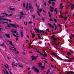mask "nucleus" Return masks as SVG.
Returning a JSON list of instances; mask_svg holds the SVG:
<instances>
[{
	"label": "nucleus",
	"instance_id": "4",
	"mask_svg": "<svg viewBox=\"0 0 74 74\" xmlns=\"http://www.w3.org/2000/svg\"><path fill=\"white\" fill-rule=\"evenodd\" d=\"M38 57V56H31V58H32V60H36L37 58Z\"/></svg>",
	"mask_w": 74,
	"mask_h": 74
},
{
	"label": "nucleus",
	"instance_id": "35",
	"mask_svg": "<svg viewBox=\"0 0 74 74\" xmlns=\"http://www.w3.org/2000/svg\"><path fill=\"white\" fill-rule=\"evenodd\" d=\"M38 44H41V43H42V41H41L38 42Z\"/></svg>",
	"mask_w": 74,
	"mask_h": 74
},
{
	"label": "nucleus",
	"instance_id": "16",
	"mask_svg": "<svg viewBox=\"0 0 74 74\" xmlns=\"http://www.w3.org/2000/svg\"><path fill=\"white\" fill-rule=\"evenodd\" d=\"M74 5L73 4V5L71 6V10H74Z\"/></svg>",
	"mask_w": 74,
	"mask_h": 74
},
{
	"label": "nucleus",
	"instance_id": "15",
	"mask_svg": "<svg viewBox=\"0 0 74 74\" xmlns=\"http://www.w3.org/2000/svg\"><path fill=\"white\" fill-rule=\"evenodd\" d=\"M39 67H40L42 66V64L40 62L38 63Z\"/></svg>",
	"mask_w": 74,
	"mask_h": 74
},
{
	"label": "nucleus",
	"instance_id": "55",
	"mask_svg": "<svg viewBox=\"0 0 74 74\" xmlns=\"http://www.w3.org/2000/svg\"><path fill=\"white\" fill-rule=\"evenodd\" d=\"M46 31H47L48 32H49V29H46Z\"/></svg>",
	"mask_w": 74,
	"mask_h": 74
},
{
	"label": "nucleus",
	"instance_id": "31",
	"mask_svg": "<svg viewBox=\"0 0 74 74\" xmlns=\"http://www.w3.org/2000/svg\"><path fill=\"white\" fill-rule=\"evenodd\" d=\"M20 14L22 15H24L25 14H23V12H20Z\"/></svg>",
	"mask_w": 74,
	"mask_h": 74
},
{
	"label": "nucleus",
	"instance_id": "54",
	"mask_svg": "<svg viewBox=\"0 0 74 74\" xmlns=\"http://www.w3.org/2000/svg\"><path fill=\"white\" fill-rule=\"evenodd\" d=\"M72 61L71 60H68V62H72Z\"/></svg>",
	"mask_w": 74,
	"mask_h": 74
},
{
	"label": "nucleus",
	"instance_id": "27",
	"mask_svg": "<svg viewBox=\"0 0 74 74\" xmlns=\"http://www.w3.org/2000/svg\"><path fill=\"white\" fill-rule=\"evenodd\" d=\"M67 54L68 55V56H70V55H71V54L69 52H67Z\"/></svg>",
	"mask_w": 74,
	"mask_h": 74
},
{
	"label": "nucleus",
	"instance_id": "11",
	"mask_svg": "<svg viewBox=\"0 0 74 74\" xmlns=\"http://www.w3.org/2000/svg\"><path fill=\"white\" fill-rule=\"evenodd\" d=\"M0 47H5L6 45L5 44L2 43V44L0 45Z\"/></svg>",
	"mask_w": 74,
	"mask_h": 74
},
{
	"label": "nucleus",
	"instance_id": "7",
	"mask_svg": "<svg viewBox=\"0 0 74 74\" xmlns=\"http://www.w3.org/2000/svg\"><path fill=\"white\" fill-rule=\"evenodd\" d=\"M9 25H11V26H12L14 27H15V28H16V29H17V28L16 27V26H15V25L13 24H10V23H9Z\"/></svg>",
	"mask_w": 74,
	"mask_h": 74
},
{
	"label": "nucleus",
	"instance_id": "34",
	"mask_svg": "<svg viewBox=\"0 0 74 74\" xmlns=\"http://www.w3.org/2000/svg\"><path fill=\"white\" fill-rule=\"evenodd\" d=\"M13 15V14H10V15H8V17H10V16H11L12 15Z\"/></svg>",
	"mask_w": 74,
	"mask_h": 74
},
{
	"label": "nucleus",
	"instance_id": "49",
	"mask_svg": "<svg viewBox=\"0 0 74 74\" xmlns=\"http://www.w3.org/2000/svg\"><path fill=\"white\" fill-rule=\"evenodd\" d=\"M34 30H36L37 32H38V29H37L36 28H35Z\"/></svg>",
	"mask_w": 74,
	"mask_h": 74
},
{
	"label": "nucleus",
	"instance_id": "61",
	"mask_svg": "<svg viewBox=\"0 0 74 74\" xmlns=\"http://www.w3.org/2000/svg\"><path fill=\"white\" fill-rule=\"evenodd\" d=\"M53 25L54 26H56V24H55V23H53Z\"/></svg>",
	"mask_w": 74,
	"mask_h": 74
},
{
	"label": "nucleus",
	"instance_id": "57",
	"mask_svg": "<svg viewBox=\"0 0 74 74\" xmlns=\"http://www.w3.org/2000/svg\"><path fill=\"white\" fill-rule=\"evenodd\" d=\"M53 39L54 40H57V39L56 38H54Z\"/></svg>",
	"mask_w": 74,
	"mask_h": 74
},
{
	"label": "nucleus",
	"instance_id": "39",
	"mask_svg": "<svg viewBox=\"0 0 74 74\" xmlns=\"http://www.w3.org/2000/svg\"><path fill=\"white\" fill-rule=\"evenodd\" d=\"M50 72V71H49V70H48V71H47V74H49Z\"/></svg>",
	"mask_w": 74,
	"mask_h": 74
},
{
	"label": "nucleus",
	"instance_id": "22",
	"mask_svg": "<svg viewBox=\"0 0 74 74\" xmlns=\"http://www.w3.org/2000/svg\"><path fill=\"white\" fill-rule=\"evenodd\" d=\"M71 13H70L68 16V17H69V18H70V16H71Z\"/></svg>",
	"mask_w": 74,
	"mask_h": 74
},
{
	"label": "nucleus",
	"instance_id": "56",
	"mask_svg": "<svg viewBox=\"0 0 74 74\" xmlns=\"http://www.w3.org/2000/svg\"><path fill=\"white\" fill-rule=\"evenodd\" d=\"M25 3H23V7H25Z\"/></svg>",
	"mask_w": 74,
	"mask_h": 74
},
{
	"label": "nucleus",
	"instance_id": "40",
	"mask_svg": "<svg viewBox=\"0 0 74 74\" xmlns=\"http://www.w3.org/2000/svg\"><path fill=\"white\" fill-rule=\"evenodd\" d=\"M56 1V0H49V1Z\"/></svg>",
	"mask_w": 74,
	"mask_h": 74
},
{
	"label": "nucleus",
	"instance_id": "52",
	"mask_svg": "<svg viewBox=\"0 0 74 74\" xmlns=\"http://www.w3.org/2000/svg\"><path fill=\"white\" fill-rule=\"evenodd\" d=\"M7 27H10V25H7Z\"/></svg>",
	"mask_w": 74,
	"mask_h": 74
},
{
	"label": "nucleus",
	"instance_id": "5",
	"mask_svg": "<svg viewBox=\"0 0 74 74\" xmlns=\"http://www.w3.org/2000/svg\"><path fill=\"white\" fill-rule=\"evenodd\" d=\"M50 11H51V12H53V11L54 10V8H53L52 7V6H50Z\"/></svg>",
	"mask_w": 74,
	"mask_h": 74
},
{
	"label": "nucleus",
	"instance_id": "60",
	"mask_svg": "<svg viewBox=\"0 0 74 74\" xmlns=\"http://www.w3.org/2000/svg\"><path fill=\"white\" fill-rule=\"evenodd\" d=\"M28 73L29 74H31V72L30 71L28 72Z\"/></svg>",
	"mask_w": 74,
	"mask_h": 74
},
{
	"label": "nucleus",
	"instance_id": "64",
	"mask_svg": "<svg viewBox=\"0 0 74 74\" xmlns=\"http://www.w3.org/2000/svg\"><path fill=\"white\" fill-rule=\"evenodd\" d=\"M23 50H24V51H25V47H23Z\"/></svg>",
	"mask_w": 74,
	"mask_h": 74
},
{
	"label": "nucleus",
	"instance_id": "30",
	"mask_svg": "<svg viewBox=\"0 0 74 74\" xmlns=\"http://www.w3.org/2000/svg\"><path fill=\"white\" fill-rule=\"evenodd\" d=\"M40 68H41V69H44V68L45 67V66H41L40 67H39Z\"/></svg>",
	"mask_w": 74,
	"mask_h": 74
},
{
	"label": "nucleus",
	"instance_id": "58",
	"mask_svg": "<svg viewBox=\"0 0 74 74\" xmlns=\"http://www.w3.org/2000/svg\"><path fill=\"white\" fill-rule=\"evenodd\" d=\"M67 19V17H66L64 19V21H66V20Z\"/></svg>",
	"mask_w": 74,
	"mask_h": 74
},
{
	"label": "nucleus",
	"instance_id": "45",
	"mask_svg": "<svg viewBox=\"0 0 74 74\" xmlns=\"http://www.w3.org/2000/svg\"><path fill=\"white\" fill-rule=\"evenodd\" d=\"M32 42H31V40H30V43H29V46H30V45H31V44H32Z\"/></svg>",
	"mask_w": 74,
	"mask_h": 74
},
{
	"label": "nucleus",
	"instance_id": "32",
	"mask_svg": "<svg viewBox=\"0 0 74 74\" xmlns=\"http://www.w3.org/2000/svg\"><path fill=\"white\" fill-rule=\"evenodd\" d=\"M55 36V35H52V36L51 37V38L53 39V38H54V37Z\"/></svg>",
	"mask_w": 74,
	"mask_h": 74
},
{
	"label": "nucleus",
	"instance_id": "46",
	"mask_svg": "<svg viewBox=\"0 0 74 74\" xmlns=\"http://www.w3.org/2000/svg\"><path fill=\"white\" fill-rule=\"evenodd\" d=\"M59 59H60V60H64L60 57H59Z\"/></svg>",
	"mask_w": 74,
	"mask_h": 74
},
{
	"label": "nucleus",
	"instance_id": "6",
	"mask_svg": "<svg viewBox=\"0 0 74 74\" xmlns=\"http://www.w3.org/2000/svg\"><path fill=\"white\" fill-rule=\"evenodd\" d=\"M32 69H34V70H35L36 71V72H37V73H39V72L40 71H39V70H38L37 69H36V68H35L34 66H33V67L32 68Z\"/></svg>",
	"mask_w": 74,
	"mask_h": 74
},
{
	"label": "nucleus",
	"instance_id": "50",
	"mask_svg": "<svg viewBox=\"0 0 74 74\" xmlns=\"http://www.w3.org/2000/svg\"><path fill=\"white\" fill-rule=\"evenodd\" d=\"M64 60L65 62H69V61H68V60Z\"/></svg>",
	"mask_w": 74,
	"mask_h": 74
},
{
	"label": "nucleus",
	"instance_id": "12",
	"mask_svg": "<svg viewBox=\"0 0 74 74\" xmlns=\"http://www.w3.org/2000/svg\"><path fill=\"white\" fill-rule=\"evenodd\" d=\"M29 9H31V8H32V9H33V7H32V5H31V4L29 3Z\"/></svg>",
	"mask_w": 74,
	"mask_h": 74
},
{
	"label": "nucleus",
	"instance_id": "23",
	"mask_svg": "<svg viewBox=\"0 0 74 74\" xmlns=\"http://www.w3.org/2000/svg\"><path fill=\"white\" fill-rule=\"evenodd\" d=\"M41 55H42V56H44V57H47V55H46V54L43 55V54H42V53H41Z\"/></svg>",
	"mask_w": 74,
	"mask_h": 74
},
{
	"label": "nucleus",
	"instance_id": "3",
	"mask_svg": "<svg viewBox=\"0 0 74 74\" xmlns=\"http://www.w3.org/2000/svg\"><path fill=\"white\" fill-rule=\"evenodd\" d=\"M39 7L38 6V9H37L38 10L37 14H38V15H39V16H41L40 15L39 12H41V11H42V8L40 9V10H39Z\"/></svg>",
	"mask_w": 74,
	"mask_h": 74
},
{
	"label": "nucleus",
	"instance_id": "62",
	"mask_svg": "<svg viewBox=\"0 0 74 74\" xmlns=\"http://www.w3.org/2000/svg\"><path fill=\"white\" fill-rule=\"evenodd\" d=\"M30 68H27V70H30Z\"/></svg>",
	"mask_w": 74,
	"mask_h": 74
},
{
	"label": "nucleus",
	"instance_id": "36",
	"mask_svg": "<svg viewBox=\"0 0 74 74\" xmlns=\"http://www.w3.org/2000/svg\"><path fill=\"white\" fill-rule=\"evenodd\" d=\"M16 41H18V39H19V38L18 37H18V36H16Z\"/></svg>",
	"mask_w": 74,
	"mask_h": 74
},
{
	"label": "nucleus",
	"instance_id": "17",
	"mask_svg": "<svg viewBox=\"0 0 74 74\" xmlns=\"http://www.w3.org/2000/svg\"><path fill=\"white\" fill-rule=\"evenodd\" d=\"M10 10H12V11H15V8H11L10 7Z\"/></svg>",
	"mask_w": 74,
	"mask_h": 74
},
{
	"label": "nucleus",
	"instance_id": "44",
	"mask_svg": "<svg viewBox=\"0 0 74 74\" xmlns=\"http://www.w3.org/2000/svg\"><path fill=\"white\" fill-rule=\"evenodd\" d=\"M69 73H70L71 74H73V73H74V72L73 71H70Z\"/></svg>",
	"mask_w": 74,
	"mask_h": 74
},
{
	"label": "nucleus",
	"instance_id": "63",
	"mask_svg": "<svg viewBox=\"0 0 74 74\" xmlns=\"http://www.w3.org/2000/svg\"><path fill=\"white\" fill-rule=\"evenodd\" d=\"M48 2H49V4H51V1H49Z\"/></svg>",
	"mask_w": 74,
	"mask_h": 74
},
{
	"label": "nucleus",
	"instance_id": "21",
	"mask_svg": "<svg viewBox=\"0 0 74 74\" xmlns=\"http://www.w3.org/2000/svg\"><path fill=\"white\" fill-rule=\"evenodd\" d=\"M5 14V15L6 16H8V14H7L5 13V12L2 13V14Z\"/></svg>",
	"mask_w": 74,
	"mask_h": 74
},
{
	"label": "nucleus",
	"instance_id": "59",
	"mask_svg": "<svg viewBox=\"0 0 74 74\" xmlns=\"http://www.w3.org/2000/svg\"><path fill=\"white\" fill-rule=\"evenodd\" d=\"M56 28H57V27H56V26H55L54 28L55 30H56Z\"/></svg>",
	"mask_w": 74,
	"mask_h": 74
},
{
	"label": "nucleus",
	"instance_id": "43",
	"mask_svg": "<svg viewBox=\"0 0 74 74\" xmlns=\"http://www.w3.org/2000/svg\"><path fill=\"white\" fill-rule=\"evenodd\" d=\"M31 23H32V22L31 21H29L28 23L29 24H31Z\"/></svg>",
	"mask_w": 74,
	"mask_h": 74
},
{
	"label": "nucleus",
	"instance_id": "9",
	"mask_svg": "<svg viewBox=\"0 0 74 74\" xmlns=\"http://www.w3.org/2000/svg\"><path fill=\"white\" fill-rule=\"evenodd\" d=\"M5 36H6V37H7V38H10V36L9 34H5Z\"/></svg>",
	"mask_w": 74,
	"mask_h": 74
},
{
	"label": "nucleus",
	"instance_id": "10",
	"mask_svg": "<svg viewBox=\"0 0 74 74\" xmlns=\"http://www.w3.org/2000/svg\"><path fill=\"white\" fill-rule=\"evenodd\" d=\"M68 7H70V5H71V3H70L69 1H68Z\"/></svg>",
	"mask_w": 74,
	"mask_h": 74
},
{
	"label": "nucleus",
	"instance_id": "38",
	"mask_svg": "<svg viewBox=\"0 0 74 74\" xmlns=\"http://www.w3.org/2000/svg\"><path fill=\"white\" fill-rule=\"evenodd\" d=\"M55 2H53V3L52 4V5L53 7V5H55Z\"/></svg>",
	"mask_w": 74,
	"mask_h": 74
},
{
	"label": "nucleus",
	"instance_id": "41",
	"mask_svg": "<svg viewBox=\"0 0 74 74\" xmlns=\"http://www.w3.org/2000/svg\"><path fill=\"white\" fill-rule=\"evenodd\" d=\"M23 17V16H20V19H22V18Z\"/></svg>",
	"mask_w": 74,
	"mask_h": 74
},
{
	"label": "nucleus",
	"instance_id": "51",
	"mask_svg": "<svg viewBox=\"0 0 74 74\" xmlns=\"http://www.w3.org/2000/svg\"><path fill=\"white\" fill-rule=\"evenodd\" d=\"M50 21H53V20L52 19V18H50Z\"/></svg>",
	"mask_w": 74,
	"mask_h": 74
},
{
	"label": "nucleus",
	"instance_id": "14",
	"mask_svg": "<svg viewBox=\"0 0 74 74\" xmlns=\"http://www.w3.org/2000/svg\"><path fill=\"white\" fill-rule=\"evenodd\" d=\"M4 51H7V48L6 47V46L3 47Z\"/></svg>",
	"mask_w": 74,
	"mask_h": 74
},
{
	"label": "nucleus",
	"instance_id": "28",
	"mask_svg": "<svg viewBox=\"0 0 74 74\" xmlns=\"http://www.w3.org/2000/svg\"><path fill=\"white\" fill-rule=\"evenodd\" d=\"M6 65L7 66H6L5 65H4V66L6 68V69H8V65L7 64H6Z\"/></svg>",
	"mask_w": 74,
	"mask_h": 74
},
{
	"label": "nucleus",
	"instance_id": "13",
	"mask_svg": "<svg viewBox=\"0 0 74 74\" xmlns=\"http://www.w3.org/2000/svg\"><path fill=\"white\" fill-rule=\"evenodd\" d=\"M0 19L1 20V19H2L3 20H5L6 21H9V20L8 19H4V18H1V17H0Z\"/></svg>",
	"mask_w": 74,
	"mask_h": 74
},
{
	"label": "nucleus",
	"instance_id": "25",
	"mask_svg": "<svg viewBox=\"0 0 74 74\" xmlns=\"http://www.w3.org/2000/svg\"><path fill=\"white\" fill-rule=\"evenodd\" d=\"M12 48H14V50L15 52H16V48H15V47H12L11 48H10V49H12Z\"/></svg>",
	"mask_w": 74,
	"mask_h": 74
},
{
	"label": "nucleus",
	"instance_id": "2",
	"mask_svg": "<svg viewBox=\"0 0 74 74\" xmlns=\"http://www.w3.org/2000/svg\"><path fill=\"white\" fill-rule=\"evenodd\" d=\"M12 66H16V67H17L18 66H19V67H22V66L20 65L19 64H15V62H13L12 64Z\"/></svg>",
	"mask_w": 74,
	"mask_h": 74
},
{
	"label": "nucleus",
	"instance_id": "42",
	"mask_svg": "<svg viewBox=\"0 0 74 74\" xmlns=\"http://www.w3.org/2000/svg\"><path fill=\"white\" fill-rule=\"evenodd\" d=\"M37 52H38V53H40V55H41V52L39 51H37Z\"/></svg>",
	"mask_w": 74,
	"mask_h": 74
},
{
	"label": "nucleus",
	"instance_id": "20",
	"mask_svg": "<svg viewBox=\"0 0 74 74\" xmlns=\"http://www.w3.org/2000/svg\"><path fill=\"white\" fill-rule=\"evenodd\" d=\"M60 9H62V8H63V6H62V3H61V4L60 5Z\"/></svg>",
	"mask_w": 74,
	"mask_h": 74
},
{
	"label": "nucleus",
	"instance_id": "29",
	"mask_svg": "<svg viewBox=\"0 0 74 74\" xmlns=\"http://www.w3.org/2000/svg\"><path fill=\"white\" fill-rule=\"evenodd\" d=\"M48 14L49 17H51V13L49 12H48Z\"/></svg>",
	"mask_w": 74,
	"mask_h": 74
},
{
	"label": "nucleus",
	"instance_id": "26",
	"mask_svg": "<svg viewBox=\"0 0 74 74\" xmlns=\"http://www.w3.org/2000/svg\"><path fill=\"white\" fill-rule=\"evenodd\" d=\"M51 55H53V56H55L57 54L56 53H51Z\"/></svg>",
	"mask_w": 74,
	"mask_h": 74
},
{
	"label": "nucleus",
	"instance_id": "1",
	"mask_svg": "<svg viewBox=\"0 0 74 74\" xmlns=\"http://www.w3.org/2000/svg\"><path fill=\"white\" fill-rule=\"evenodd\" d=\"M11 32H12V34L13 36H14L15 37H19V34H17L18 33L17 32V30H16L15 31H12V30H11ZM14 33H16V35L15 34H14Z\"/></svg>",
	"mask_w": 74,
	"mask_h": 74
},
{
	"label": "nucleus",
	"instance_id": "33",
	"mask_svg": "<svg viewBox=\"0 0 74 74\" xmlns=\"http://www.w3.org/2000/svg\"><path fill=\"white\" fill-rule=\"evenodd\" d=\"M31 34L32 35V38H33L34 36H35V35H34V34H33V33H32Z\"/></svg>",
	"mask_w": 74,
	"mask_h": 74
},
{
	"label": "nucleus",
	"instance_id": "53",
	"mask_svg": "<svg viewBox=\"0 0 74 74\" xmlns=\"http://www.w3.org/2000/svg\"><path fill=\"white\" fill-rule=\"evenodd\" d=\"M21 36H23V32H21Z\"/></svg>",
	"mask_w": 74,
	"mask_h": 74
},
{
	"label": "nucleus",
	"instance_id": "37",
	"mask_svg": "<svg viewBox=\"0 0 74 74\" xmlns=\"http://www.w3.org/2000/svg\"><path fill=\"white\" fill-rule=\"evenodd\" d=\"M54 22L55 23H56L57 22V20H56V18H54Z\"/></svg>",
	"mask_w": 74,
	"mask_h": 74
},
{
	"label": "nucleus",
	"instance_id": "48",
	"mask_svg": "<svg viewBox=\"0 0 74 74\" xmlns=\"http://www.w3.org/2000/svg\"><path fill=\"white\" fill-rule=\"evenodd\" d=\"M48 25H49L50 27H51V26H52V25H51L50 23H48Z\"/></svg>",
	"mask_w": 74,
	"mask_h": 74
},
{
	"label": "nucleus",
	"instance_id": "24",
	"mask_svg": "<svg viewBox=\"0 0 74 74\" xmlns=\"http://www.w3.org/2000/svg\"><path fill=\"white\" fill-rule=\"evenodd\" d=\"M44 32V31L42 30V31H39V30H38V32H38V33H40V34H41V32Z\"/></svg>",
	"mask_w": 74,
	"mask_h": 74
},
{
	"label": "nucleus",
	"instance_id": "47",
	"mask_svg": "<svg viewBox=\"0 0 74 74\" xmlns=\"http://www.w3.org/2000/svg\"><path fill=\"white\" fill-rule=\"evenodd\" d=\"M53 44H54L55 45H56V47H58V45L57 44H55V43H53Z\"/></svg>",
	"mask_w": 74,
	"mask_h": 74
},
{
	"label": "nucleus",
	"instance_id": "18",
	"mask_svg": "<svg viewBox=\"0 0 74 74\" xmlns=\"http://www.w3.org/2000/svg\"><path fill=\"white\" fill-rule=\"evenodd\" d=\"M26 9L27 10H29V8H28V3H27L26 5Z\"/></svg>",
	"mask_w": 74,
	"mask_h": 74
},
{
	"label": "nucleus",
	"instance_id": "19",
	"mask_svg": "<svg viewBox=\"0 0 74 74\" xmlns=\"http://www.w3.org/2000/svg\"><path fill=\"white\" fill-rule=\"evenodd\" d=\"M54 12H56V14H58V10H57V8H56L54 10Z\"/></svg>",
	"mask_w": 74,
	"mask_h": 74
},
{
	"label": "nucleus",
	"instance_id": "8",
	"mask_svg": "<svg viewBox=\"0 0 74 74\" xmlns=\"http://www.w3.org/2000/svg\"><path fill=\"white\" fill-rule=\"evenodd\" d=\"M8 42H9V44H10L11 45H12L13 47H14V46L12 45V41H9V40H8Z\"/></svg>",
	"mask_w": 74,
	"mask_h": 74
}]
</instances>
